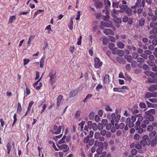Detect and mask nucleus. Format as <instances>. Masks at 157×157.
I'll list each match as a JSON object with an SVG mask.
<instances>
[{
  "label": "nucleus",
  "mask_w": 157,
  "mask_h": 157,
  "mask_svg": "<svg viewBox=\"0 0 157 157\" xmlns=\"http://www.w3.org/2000/svg\"><path fill=\"white\" fill-rule=\"evenodd\" d=\"M90 140V137H89V136H88L84 138L83 141L85 143H88Z\"/></svg>",
  "instance_id": "nucleus-52"
},
{
  "label": "nucleus",
  "mask_w": 157,
  "mask_h": 157,
  "mask_svg": "<svg viewBox=\"0 0 157 157\" xmlns=\"http://www.w3.org/2000/svg\"><path fill=\"white\" fill-rule=\"evenodd\" d=\"M109 76L108 75H106L104 78L103 81L104 82L106 83H109L110 82L109 79Z\"/></svg>",
  "instance_id": "nucleus-20"
},
{
  "label": "nucleus",
  "mask_w": 157,
  "mask_h": 157,
  "mask_svg": "<svg viewBox=\"0 0 157 157\" xmlns=\"http://www.w3.org/2000/svg\"><path fill=\"white\" fill-rule=\"evenodd\" d=\"M147 63L150 66L153 67L155 65V63L151 60H147Z\"/></svg>",
  "instance_id": "nucleus-36"
},
{
  "label": "nucleus",
  "mask_w": 157,
  "mask_h": 157,
  "mask_svg": "<svg viewBox=\"0 0 157 157\" xmlns=\"http://www.w3.org/2000/svg\"><path fill=\"white\" fill-rule=\"evenodd\" d=\"M149 101L152 103H157V99L156 98H150L149 99Z\"/></svg>",
  "instance_id": "nucleus-61"
},
{
  "label": "nucleus",
  "mask_w": 157,
  "mask_h": 157,
  "mask_svg": "<svg viewBox=\"0 0 157 157\" xmlns=\"http://www.w3.org/2000/svg\"><path fill=\"white\" fill-rule=\"evenodd\" d=\"M115 125L116 129H123L124 128L125 126L124 124L123 123H121L119 125L117 123H115Z\"/></svg>",
  "instance_id": "nucleus-12"
},
{
  "label": "nucleus",
  "mask_w": 157,
  "mask_h": 157,
  "mask_svg": "<svg viewBox=\"0 0 157 157\" xmlns=\"http://www.w3.org/2000/svg\"><path fill=\"white\" fill-rule=\"evenodd\" d=\"M63 98V96L62 95H60L58 97L57 99L56 106L57 107L60 106L61 101Z\"/></svg>",
  "instance_id": "nucleus-11"
},
{
  "label": "nucleus",
  "mask_w": 157,
  "mask_h": 157,
  "mask_svg": "<svg viewBox=\"0 0 157 157\" xmlns=\"http://www.w3.org/2000/svg\"><path fill=\"white\" fill-rule=\"evenodd\" d=\"M117 46L120 49H123L124 47V44L121 42L119 41L116 43Z\"/></svg>",
  "instance_id": "nucleus-19"
},
{
  "label": "nucleus",
  "mask_w": 157,
  "mask_h": 157,
  "mask_svg": "<svg viewBox=\"0 0 157 157\" xmlns=\"http://www.w3.org/2000/svg\"><path fill=\"white\" fill-rule=\"evenodd\" d=\"M57 146L60 149H65L68 147V145L66 144H62L61 145H57Z\"/></svg>",
  "instance_id": "nucleus-18"
},
{
  "label": "nucleus",
  "mask_w": 157,
  "mask_h": 157,
  "mask_svg": "<svg viewBox=\"0 0 157 157\" xmlns=\"http://www.w3.org/2000/svg\"><path fill=\"white\" fill-rule=\"evenodd\" d=\"M155 21H152L151 22L150 24V27L153 28H155L156 26L155 23Z\"/></svg>",
  "instance_id": "nucleus-50"
},
{
  "label": "nucleus",
  "mask_w": 157,
  "mask_h": 157,
  "mask_svg": "<svg viewBox=\"0 0 157 157\" xmlns=\"http://www.w3.org/2000/svg\"><path fill=\"white\" fill-rule=\"evenodd\" d=\"M85 122L84 121H82L80 123L78 124L79 126H80L81 127V131H82V130H83V125L84 124Z\"/></svg>",
  "instance_id": "nucleus-54"
},
{
  "label": "nucleus",
  "mask_w": 157,
  "mask_h": 157,
  "mask_svg": "<svg viewBox=\"0 0 157 157\" xmlns=\"http://www.w3.org/2000/svg\"><path fill=\"white\" fill-rule=\"evenodd\" d=\"M147 80L149 82L152 83H157V79L154 78H151L150 77L147 78Z\"/></svg>",
  "instance_id": "nucleus-25"
},
{
  "label": "nucleus",
  "mask_w": 157,
  "mask_h": 157,
  "mask_svg": "<svg viewBox=\"0 0 157 157\" xmlns=\"http://www.w3.org/2000/svg\"><path fill=\"white\" fill-rule=\"evenodd\" d=\"M128 7V6L127 5H123L121 4L119 6V8L121 9V10H123L124 11Z\"/></svg>",
  "instance_id": "nucleus-30"
},
{
  "label": "nucleus",
  "mask_w": 157,
  "mask_h": 157,
  "mask_svg": "<svg viewBox=\"0 0 157 157\" xmlns=\"http://www.w3.org/2000/svg\"><path fill=\"white\" fill-rule=\"evenodd\" d=\"M16 19V18L15 16L14 15L10 17L9 19L8 23H12L13 22V21L15 20Z\"/></svg>",
  "instance_id": "nucleus-28"
},
{
  "label": "nucleus",
  "mask_w": 157,
  "mask_h": 157,
  "mask_svg": "<svg viewBox=\"0 0 157 157\" xmlns=\"http://www.w3.org/2000/svg\"><path fill=\"white\" fill-rule=\"evenodd\" d=\"M111 16L113 17L116 18L117 17V15L118 14V12L117 10H116L114 9L111 12Z\"/></svg>",
  "instance_id": "nucleus-16"
},
{
  "label": "nucleus",
  "mask_w": 157,
  "mask_h": 157,
  "mask_svg": "<svg viewBox=\"0 0 157 157\" xmlns=\"http://www.w3.org/2000/svg\"><path fill=\"white\" fill-rule=\"evenodd\" d=\"M94 140L93 139H91L88 142V144L90 146L92 145L94 143Z\"/></svg>",
  "instance_id": "nucleus-62"
},
{
  "label": "nucleus",
  "mask_w": 157,
  "mask_h": 157,
  "mask_svg": "<svg viewBox=\"0 0 157 157\" xmlns=\"http://www.w3.org/2000/svg\"><path fill=\"white\" fill-rule=\"evenodd\" d=\"M94 119L95 121L97 122H99L100 120L99 116L97 115L95 116L94 117Z\"/></svg>",
  "instance_id": "nucleus-64"
},
{
  "label": "nucleus",
  "mask_w": 157,
  "mask_h": 157,
  "mask_svg": "<svg viewBox=\"0 0 157 157\" xmlns=\"http://www.w3.org/2000/svg\"><path fill=\"white\" fill-rule=\"evenodd\" d=\"M17 114L16 113H15L13 116L14 120H13V123L12 125V127H13L14 126L16 122L17 121Z\"/></svg>",
  "instance_id": "nucleus-45"
},
{
  "label": "nucleus",
  "mask_w": 157,
  "mask_h": 157,
  "mask_svg": "<svg viewBox=\"0 0 157 157\" xmlns=\"http://www.w3.org/2000/svg\"><path fill=\"white\" fill-rule=\"evenodd\" d=\"M137 61L139 63H143L144 62V59L142 58L139 57L137 58Z\"/></svg>",
  "instance_id": "nucleus-53"
},
{
  "label": "nucleus",
  "mask_w": 157,
  "mask_h": 157,
  "mask_svg": "<svg viewBox=\"0 0 157 157\" xmlns=\"http://www.w3.org/2000/svg\"><path fill=\"white\" fill-rule=\"evenodd\" d=\"M103 33L106 35H113L114 34V32L111 29H105L103 31Z\"/></svg>",
  "instance_id": "nucleus-6"
},
{
  "label": "nucleus",
  "mask_w": 157,
  "mask_h": 157,
  "mask_svg": "<svg viewBox=\"0 0 157 157\" xmlns=\"http://www.w3.org/2000/svg\"><path fill=\"white\" fill-rule=\"evenodd\" d=\"M101 24L103 25L106 27H111L113 25L112 22L110 21L103 22L101 21Z\"/></svg>",
  "instance_id": "nucleus-7"
},
{
  "label": "nucleus",
  "mask_w": 157,
  "mask_h": 157,
  "mask_svg": "<svg viewBox=\"0 0 157 157\" xmlns=\"http://www.w3.org/2000/svg\"><path fill=\"white\" fill-rule=\"evenodd\" d=\"M131 68L130 65L129 64H127L125 67L126 70L128 71H130Z\"/></svg>",
  "instance_id": "nucleus-63"
},
{
  "label": "nucleus",
  "mask_w": 157,
  "mask_h": 157,
  "mask_svg": "<svg viewBox=\"0 0 157 157\" xmlns=\"http://www.w3.org/2000/svg\"><path fill=\"white\" fill-rule=\"evenodd\" d=\"M145 23V20L143 18L140 19L139 21V24L140 26H143Z\"/></svg>",
  "instance_id": "nucleus-34"
},
{
  "label": "nucleus",
  "mask_w": 157,
  "mask_h": 157,
  "mask_svg": "<svg viewBox=\"0 0 157 157\" xmlns=\"http://www.w3.org/2000/svg\"><path fill=\"white\" fill-rule=\"evenodd\" d=\"M108 41V39L106 37H104L103 39V44L104 45H107Z\"/></svg>",
  "instance_id": "nucleus-46"
},
{
  "label": "nucleus",
  "mask_w": 157,
  "mask_h": 157,
  "mask_svg": "<svg viewBox=\"0 0 157 157\" xmlns=\"http://www.w3.org/2000/svg\"><path fill=\"white\" fill-rule=\"evenodd\" d=\"M114 21L116 23H120L121 22V19L119 18L116 17Z\"/></svg>",
  "instance_id": "nucleus-59"
},
{
  "label": "nucleus",
  "mask_w": 157,
  "mask_h": 157,
  "mask_svg": "<svg viewBox=\"0 0 157 157\" xmlns=\"http://www.w3.org/2000/svg\"><path fill=\"white\" fill-rule=\"evenodd\" d=\"M109 47V49L112 51V53L114 54H115V51L117 50V48H114L115 45L112 43H110L108 44Z\"/></svg>",
  "instance_id": "nucleus-5"
},
{
  "label": "nucleus",
  "mask_w": 157,
  "mask_h": 157,
  "mask_svg": "<svg viewBox=\"0 0 157 157\" xmlns=\"http://www.w3.org/2000/svg\"><path fill=\"white\" fill-rule=\"evenodd\" d=\"M156 139H155V138H153L151 141V146H154L156 145Z\"/></svg>",
  "instance_id": "nucleus-35"
},
{
  "label": "nucleus",
  "mask_w": 157,
  "mask_h": 157,
  "mask_svg": "<svg viewBox=\"0 0 157 157\" xmlns=\"http://www.w3.org/2000/svg\"><path fill=\"white\" fill-rule=\"evenodd\" d=\"M97 124L95 123H94L92 126L91 127V129L92 128L94 131H96L98 129Z\"/></svg>",
  "instance_id": "nucleus-33"
},
{
  "label": "nucleus",
  "mask_w": 157,
  "mask_h": 157,
  "mask_svg": "<svg viewBox=\"0 0 157 157\" xmlns=\"http://www.w3.org/2000/svg\"><path fill=\"white\" fill-rule=\"evenodd\" d=\"M98 129L99 130H102L103 128V124L101 123H99L98 125Z\"/></svg>",
  "instance_id": "nucleus-49"
},
{
  "label": "nucleus",
  "mask_w": 157,
  "mask_h": 157,
  "mask_svg": "<svg viewBox=\"0 0 157 157\" xmlns=\"http://www.w3.org/2000/svg\"><path fill=\"white\" fill-rule=\"evenodd\" d=\"M93 96V95L91 94H89L86 97L83 101L84 103H85L86 102L87 100L90 99Z\"/></svg>",
  "instance_id": "nucleus-26"
},
{
  "label": "nucleus",
  "mask_w": 157,
  "mask_h": 157,
  "mask_svg": "<svg viewBox=\"0 0 157 157\" xmlns=\"http://www.w3.org/2000/svg\"><path fill=\"white\" fill-rule=\"evenodd\" d=\"M117 53L119 56H123L124 55V52L121 50H118L115 52V54Z\"/></svg>",
  "instance_id": "nucleus-22"
},
{
  "label": "nucleus",
  "mask_w": 157,
  "mask_h": 157,
  "mask_svg": "<svg viewBox=\"0 0 157 157\" xmlns=\"http://www.w3.org/2000/svg\"><path fill=\"white\" fill-rule=\"evenodd\" d=\"M132 10L129 7H128L127 9L124 11V12L128 16H131L132 15Z\"/></svg>",
  "instance_id": "nucleus-14"
},
{
  "label": "nucleus",
  "mask_w": 157,
  "mask_h": 157,
  "mask_svg": "<svg viewBox=\"0 0 157 157\" xmlns=\"http://www.w3.org/2000/svg\"><path fill=\"white\" fill-rule=\"evenodd\" d=\"M103 149L101 148H97L96 149V152L98 154H101L103 151Z\"/></svg>",
  "instance_id": "nucleus-60"
},
{
  "label": "nucleus",
  "mask_w": 157,
  "mask_h": 157,
  "mask_svg": "<svg viewBox=\"0 0 157 157\" xmlns=\"http://www.w3.org/2000/svg\"><path fill=\"white\" fill-rule=\"evenodd\" d=\"M45 58L44 57H43L41 59L40 61V67L41 68H43L44 66V61Z\"/></svg>",
  "instance_id": "nucleus-27"
},
{
  "label": "nucleus",
  "mask_w": 157,
  "mask_h": 157,
  "mask_svg": "<svg viewBox=\"0 0 157 157\" xmlns=\"http://www.w3.org/2000/svg\"><path fill=\"white\" fill-rule=\"evenodd\" d=\"M66 138V136L64 135V136H63L62 138L60 139L59 142H58V143L59 144H62L64 143H65V139Z\"/></svg>",
  "instance_id": "nucleus-32"
},
{
  "label": "nucleus",
  "mask_w": 157,
  "mask_h": 157,
  "mask_svg": "<svg viewBox=\"0 0 157 157\" xmlns=\"http://www.w3.org/2000/svg\"><path fill=\"white\" fill-rule=\"evenodd\" d=\"M118 2H113L112 3V6L113 7H116V8H118Z\"/></svg>",
  "instance_id": "nucleus-58"
},
{
  "label": "nucleus",
  "mask_w": 157,
  "mask_h": 157,
  "mask_svg": "<svg viewBox=\"0 0 157 157\" xmlns=\"http://www.w3.org/2000/svg\"><path fill=\"white\" fill-rule=\"evenodd\" d=\"M56 72L53 69H51L48 75L50 77V81L51 84L52 85L55 82L56 79Z\"/></svg>",
  "instance_id": "nucleus-1"
},
{
  "label": "nucleus",
  "mask_w": 157,
  "mask_h": 157,
  "mask_svg": "<svg viewBox=\"0 0 157 157\" xmlns=\"http://www.w3.org/2000/svg\"><path fill=\"white\" fill-rule=\"evenodd\" d=\"M156 133L155 131H152L149 133V136L150 138H152L156 135Z\"/></svg>",
  "instance_id": "nucleus-42"
},
{
  "label": "nucleus",
  "mask_w": 157,
  "mask_h": 157,
  "mask_svg": "<svg viewBox=\"0 0 157 157\" xmlns=\"http://www.w3.org/2000/svg\"><path fill=\"white\" fill-rule=\"evenodd\" d=\"M12 148V145L11 144L10 142L8 143L7 145V153L9 154L10 153L11 150Z\"/></svg>",
  "instance_id": "nucleus-21"
},
{
  "label": "nucleus",
  "mask_w": 157,
  "mask_h": 157,
  "mask_svg": "<svg viewBox=\"0 0 157 157\" xmlns=\"http://www.w3.org/2000/svg\"><path fill=\"white\" fill-rule=\"evenodd\" d=\"M97 144L98 147V148H101L103 149V143L102 142L96 141L94 144V145L96 146Z\"/></svg>",
  "instance_id": "nucleus-17"
},
{
  "label": "nucleus",
  "mask_w": 157,
  "mask_h": 157,
  "mask_svg": "<svg viewBox=\"0 0 157 157\" xmlns=\"http://www.w3.org/2000/svg\"><path fill=\"white\" fill-rule=\"evenodd\" d=\"M148 90L151 92H153L157 90V85L156 84H151L148 88Z\"/></svg>",
  "instance_id": "nucleus-9"
},
{
  "label": "nucleus",
  "mask_w": 157,
  "mask_h": 157,
  "mask_svg": "<svg viewBox=\"0 0 157 157\" xmlns=\"http://www.w3.org/2000/svg\"><path fill=\"white\" fill-rule=\"evenodd\" d=\"M95 7L97 8H101L104 6V4L101 1H99L94 4Z\"/></svg>",
  "instance_id": "nucleus-10"
},
{
  "label": "nucleus",
  "mask_w": 157,
  "mask_h": 157,
  "mask_svg": "<svg viewBox=\"0 0 157 157\" xmlns=\"http://www.w3.org/2000/svg\"><path fill=\"white\" fill-rule=\"evenodd\" d=\"M94 113L93 112H91L89 115V118L90 120H93L94 118Z\"/></svg>",
  "instance_id": "nucleus-41"
},
{
  "label": "nucleus",
  "mask_w": 157,
  "mask_h": 157,
  "mask_svg": "<svg viewBox=\"0 0 157 157\" xmlns=\"http://www.w3.org/2000/svg\"><path fill=\"white\" fill-rule=\"evenodd\" d=\"M139 107L142 109L146 108V104L144 102H141L139 104Z\"/></svg>",
  "instance_id": "nucleus-44"
},
{
  "label": "nucleus",
  "mask_w": 157,
  "mask_h": 157,
  "mask_svg": "<svg viewBox=\"0 0 157 157\" xmlns=\"http://www.w3.org/2000/svg\"><path fill=\"white\" fill-rule=\"evenodd\" d=\"M78 91L77 90H71L69 94V97L71 98L74 97L78 94Z\"/></svg>",
  "instance_id": "nucleus-8"
},
{
  "label": "nucleus",
  "mask_w": 157,
  "mask_h": 157,
  "mask_svg": "<svg viewBox=\"0 0 157 157\" xmlns=\"http://www.w3.org/2000/svg\"><path fill=\"white\" fill-rule=\"evenodd\" d=\"M63 136V134H60L59 135L56 136L55 137H54L53 138V139L56 140V141L58 139H60V138Z\"/></svg>",
  "instance_id": "nucleus-55"
},
{
  "label": "nucleus",
  "mask_w": 157,
  "mask_h": 157,
  "mask_svg": "<svg viewBox=\"0 0 157 157\" xmlns=\"http://www.w3.org/2000/svg\"><path fill=\"white\" fill-rule=\"evenodd\" d=\"M142 114L140 113L136 116V117H139L138 118L137 121L140 122L142 121L143 120V117L141 116Z\"/></svg>",
  "instance_id": "nucleus-37"
},
{
  "label": "nucleus",
  "mask_w": 157,
  "mask_h": 157,
  "mask_svg": "<svg viewBox=\"0 0 157 157\" xmlns=\"http://www.w3.org/2000/svg\"><path fill=\"white\" fill-rule=\"evenodd\" d=\"M36 36L35 35H31L29 38V40L28 42V44L30 45L31 42L32 40Z\"/></svg>",
  "instance_id": "nucleus-40"
},
{
  "label": "nucleus",
  "mask_w": 157,
  "mask_h": 157,
  "mask_svg": "<svg viewBox=\"0 0 157 157\" xmlns=\"http://www.w3.org/2000/svg\"><path fill=\"white\" fill-rule=\"evenodd\" d=\"M113 91L114 92H122L121 90V88H120L114 87L113 89Z\"/></svg>",
  "instance_id": "nucleus-48"
},
{
  "label": "nucleus",
  "mask_w": 157,
  "mask_h": 157,
  "mask_svg": "<svg viewBox=\"0 0 157 157\" xmlns=\"http://www.w3.org/2000/svg\"><path fill=\"white\" fill-rule=\"evenodd\" d=\"M150 98H151V92H147L145 93L144 98V99H148Z\"/></svg>",
  "instance_id": "nucleus-31"
},
{
  "label": "nucleus",
  "mask_w": 157,
  "mask_h": 157,
  "mask_svg": "<svg viewBox=\"0 0 157 157\" xmlns=\"http://www.w3.org/2000/svg\"><path fill=\"white\" fill-rule=\"evenodd\" d=\"M157 33V28H154L150 32V34H156Z\"/></svg>",
  "instance_id": "nucleus-43"
},
{
  "label": "nucleus",
  "mask_w": 157,
  "mask_h": 157,
  "mask_svg": "<svg viewBox=\"0 0 157 157\" xmlns=\"http://www.w3.org/2000/svg\"><path fill=\"white\" fill-rule=\"evenodd\" d=\"M140 144L141 146L144 147L146 145H149L150 144V142L149 141H145L142 140L140 141Z\"/></svg>",
  "instance_id": "nucleus-15"
},
{
  "label": "nucleus",
  "mask_w": 157,
  "mask_h": 157,
  "mask_svg": "<svg viewBox=\"0 0 157 157\" xmlns=\"http://www.w3.org/2000/svg\"><path fill=\"white\" fill-rule=\"evenodd\" d=\"M94 66L96 68H98L102 65V62H101L100 59L98 57H96L94 59Z\"/></svg>",
  "instance_id": "nucleus-4"
},
{
  "label": "nucleus",
  "mask_w": 157,
  "mask_h": 157,
  "mask_svg": "<svg viewBox=\"0 0 157 157\" xmlns=\"http://www.w3.org/2000/svg\"><path fill=\"white\" fill-rule=\"evenodd\" d=\"M148 16L151 17V20L152 21H156L157 19V15H154L152 13H148Z\"/></svg>",
  "instance_id": "nucleus-13"
},
{
  "label": "nucleus",
  "mask_w": 157,
  "mask_h": 157,
  "mask_svg": "<svg viewBox=\"0 0 157 157\" xmlns=\"http://www.w3.org/2000/svg\"><path fill=\"white\" fill-rule=\"evenodd\" d=\"M103 87V86L102 85H101L100 84H99L97 85L96 88V90L99 91Z\"/></svg>",
  "instance_id": "nucleus-51"
},
{
  "label": "nucleus",
  "mask_w": 157,
  "mask_h": 157,
  "mask_svg": "<svg viewBox=\"0 0 157 157\" xmlns=\"http://www.w3.org/2000/svg\"><path fill=\"white\" fill-rule=\"evenodd\" d=\"M75 50V47L74 46H70L69 48V50L71 53H73L74 52Z\"/></svg>",
  "instance_id": "nucleus-57"
},
{
  "label": "nucleus",
  "mask_w": 157,
  "mask_h": 157,
  "mask_svg": "<svg viewBox=\"0 0 157 157\" xmlns=\"http://www.w3.org/2000/svg\"><path fill=\"white\" fill-rule=\"evenodd\" d=\"M44 11V10L40 9L36 11L35 12L33 15V18H34L36 17V16L40 14V13Z\"/></svg>",
  "instance_id": "nucleus-24"
},
{
  "label": "nucleus",
  "mask_w": 157,
  "mask_h": 157,
  "mask_svg": "<svg viewBox=\"0 0 157 157\" xmlns=\"http://www.w3.org/2000/svg\"><path fill=\"white\" fill-rule=\"evenodd\" d=\"M62 128V126H59L58 127L56 125H55L53 127V130H52L51 132L53 134H58L60 133Z\"/></svg>",
  "instance_id": "nucleus-3"
},
{
  "label": "nucleus",
  "mask_w": 157,
  "mask_h": 157,
  "mask_svg": "<svg viewBox=\"0 0 157 157\" xmlns=\"http://www.w3.org/2000/svg\"><path fill=\"white\" fill-rule=\"evenodd\" d=\"M100 136V134L98 132H96L94 135V138L96 139H98L99 138Z\"/></svg>",
  "instance_id": "nucleus-56"
},
{
  "label": "nucleus",
  "mask_w": 157,
  "mask_h": 157,
  "mask_svg": "<svg viewBox=\"0 0 157 157\" xmlns=\"http://www.w3.org/2000/svg\"><path fill=\"white\" fill-rule=\"evenodd\" d=\"M104 4L105 5V7H110L111 6V2L109 0H104Z\"/></svg>",
  "instance_id": "nucleus-23"
},
{
  "label": "nucleus",
  "mask_w": 157,
  "mask_h": 157,
  "mask_svg": "<svg viewBox=\"0 0 157 157\" xmlns=\"http://www.w3.org/2000/svg\"><path fill=\"white\" fill-rule=\"evenodd\" d=\"M124 58L127 60L128 62H131L132 60V56L130 55L125 56Z\"/></svg>",
  "instance_id": "nucleus-38"
},
{
  "label": "nucleus",
  "mask_w": 157,
  "mask_h": 157,
  "mask_svg": "<svg viewBox=\"0 0 157 157\" xmlns=\"http://www.w3.org/2000/svg\"><path fill=\"white\" fill-rule=\"evenodd\" d=\"M121 118L120 115L118 114L116 116L115 114L114 113H112L111 115V122L113 125H114L115 121L116 123L118 122Z\"/></svg>",
  "instance_id": "nucleus-2"
},
{
  "label": "nucleus",
  "mask_w": 157,
  "mask_h": 157,
  "mask_svg": "<svg viewBox=\"0 0 157 157\" xmlns=\"http://www.w3.org/2000/svg\"><path fill=\"white\" fill-rule=\"evenodd\" d=\"M117 61L120 63H122L125 62V60L122 57H118L116 58Z\"/></svg>",
  "instance_id": "nucleus-29"
},
{
  "label": "nucleus",
  "mask_w": 157,
  "mask_h": 157,
  "mask_svg": "<svg viewBox=\"0 0 157 157\" xmlns=\"http://www.w3.org/2000/svg\"><path fill=\"white\" fill-rule=\"evenodd\" d=\"M81 111L79 110H77L75 114V117L78 118L80 115Z\"/></svg>",
  "instance_id": "nucleus-47"
},
{
  "label": "nucleus",
  "mask_w": 157,
  "mask_h": 157,
  "mask_svg": "<svg viewBox=\"0 0 157 157\" xmlns=\"http://www.w3.org/2000/svg\"><path fill=\"white\" fill-rule=\"evenodd\" d=\"M34 103V102L33 101H31L29 102L27 108L28 111H30V110L32 106Z\"/></svg>",
  "instance_id": "nucleus-39"
}]
</instances>
